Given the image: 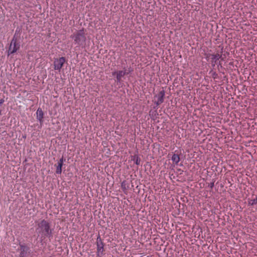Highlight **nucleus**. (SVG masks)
<instances>
[{
    "mask_svg": "<svg viewBox=\"0 0 257 257\" xmlns=\"http://www.w3.org/2000/svg\"><path fill=\"white\" fill-rule=\"evenodd\" d=\"M36 232L39 236L43 239L46 237L51 239L53 237L54 229L52 228L50 222L45 219H42L37 222Z\"/></svg>",
    "mask_w": 257,
    "mask_h": 257,
    "instance_id": "obj_1",
    "label": "nucleus"
},
{
    "mask_svg": "<svg viewBox=\"0 0 257 257\" xmlns=\"http://www.w3.org/2000/svg\"><path fill=\"white\" fill-rule=\"evenodd\" d=\"M70 38L74 40V42L79 46L84 47L86 44V37L84 30L77 31L71 35Z\"/></svg>",
    "mask_w": 257,
    "mask_h": 257,
    "instance_id": "obj_2",
    "label": "nucleus"
},
{
    "mask_svg": "<svg viewBox=\"0 0 257 257\" xmlns=\"http://www.w3.org/2000/svg\"><path fill=\"white\" fill-rule=\"evenodd\" d=\"M17 32V30L16 31L15 34L12 40L11 43L10 44L9 50H8V55L10 54H13L16 53L18 50H19L20 48V45L19 43H17V38L16 37V34Z\"/></svg>",
    "mask_w": 257,
    "mask_h": 257,
    "instance_id": "obj_3",
    "label": "nucleus"
},
{
    "mask_svg": "<svg viewBox=\"0 0 257 257\" xmlns=\"http://www.w3.org/2000/svg\"><path fill=\"white\" fill-rule=\"evenodd\" d=\"M18 249L20 250L19 257H29L31 254L30 248L24 243L20 244Z\"/></svg>",
    "mask_w": 257,
    "mask_h": 257,
    "instance_id": "obj_4",
    "label": "nucleus"
},
{
    "mask_svg": "<svg viewBox=\"0 0 257 257\" xmlns=\"http://www.w3.org/2000/svg\"><path fill=\"white\" fill-rule=\"evenodd\" d=\"M65 62L66 59L64 57L55 59L54 61V69L55 70L60 71Z\"/></svg>",
    "mask_w": 257,
    "mask_h": 257,
    "instance_id": "obj_5",
    "label": "nucleus"
},
{
    "mask_svg": "<svg viewBox=\"0 0 257 257\" xmlns=\"http://www.w3.org/2000/svg\"><path fill=\"white\" fill-rule=\"evenodd\" d=\"M112 75H116V80L117 84H120L122 82L121 78L125 75L128 74V72H126L125 70H119L118 71H114L112 73Z\"/></svg>",
    "mask_w": 257,
    "mask_h": 257,
    "instance_id": "obj_6",
    "label": "nucleus"
},
{
    "mask_svg": "<svg viewBox=\"0 0 257 257\" xmlns=\"http://www.w3.org/2000/svg\"><path fill=\"white\" fill-rule=\"evenodd\" d=\"M96 243L97 255H99V254H102L104 251V243L102 242L99 235L97 238Z\"/></svg>",
    "mask_w": 257,
    "mask_h": 257,
    "instance_id": "obj_7",
    "label": "nucleus"
},
{
    "mask_svg": "<svg viewBox=\"0 0 257 257\" xmlns=\"http://www.w3.org/2000/svg\"><path fill=\"white\" fill-rule=\"evenodd\" d=\"M165 94V91L162 90L155 96L157 98V101L155 102L157 107L164 102Z\"/></svg>",
    "mask_w": 257,
    "mask_h": 257,
    "instance_id": "obj_8",
    "label": "nucleus"
},
{
    "mask_svg": "<svg viewBox=\"0 0 257 257\" xmlns=\"http://www.w3.org/2000/svg\"><path fill=\"white\" fill-rule=\"evenodd\" d=\"M44 112L41 108H38L36 112V117L41 125L43 123L44 120Z\"/></svg>",
    "mask_w": 257,
    "mask_h": 257,
    "instance_id": "obj_9",
    "label": "nucleus"
},
{
    "mask_svg": "<svg viewBox=\"0 0 257 257\" xmlns=\"http://www.w3.org/2000/svg\"><path fill=\"white\" fill-rule=\"evenodd\" d=\"M65 159L62 157L58 162V165L57 166L56 173L58 174H61L62 173V167L63 165L64 161Z\"/></svg>",
    "mask_w": 257,
    "mask_h": 257,
    "instance_id": "obj_10",
    "label": "nucleus"
},
{
    "mask_svg": "<svg viewBox=\"0 0 257 257\" xmlns=\"http://www.w3.org/2000/svg\"><path fill=\"white\" fill-rule=\"evenodd\" d=\"M212 63L213 66H215V64L217 63V60H218L219 59H221L222 60H223V58H222V55H220L219 54H212Z\"/></svg>",
    "mask_w": 257,
    "mask_h": 257,
    "instance_id": "obj_11",
    "label": "nucleus"
},
{
    "mask_svg": "<svg viewBox=\"0 0 257 257\" xmlns=\"http://www.w3.org/2000/svg\"><path fill=\"white\" fill-rule=\"evenodd\" d=\"M171 160L175 165H178L180 161L179 155L177 154H174L171 158Z\"/></svg>",
    "mask_w": 257,
    "mask_h": 257,
    "instance_id": "obj_12",
    "label": "nucleus"
},
{
    "mask_svg": "<svg viewBox=\"0 0 257 257\" xmlns=\"http://www.w3.org/2000/svg\"><path fill=\"white\" fill-rule=\"evenodd\" d=\"M132 160L135 161L136 165H139L140 164L141 159L137 155L134 156Z\"/></svg>",
    "mask_w": 257,
    "mask_h": 257,
    "instance_id": "obj_13",
    "label": "nucleus"
},
{
    "mask_svg": "<svg viewBox=\"0 0 257 257\" xmlns=\"http://www.w3.org/2000/svg\"><path fill=\"white\" fill-rule=\"evenodd\" d=\"M256 204H257V196H256L255 198L248 201V204L249 205L252 206V205H254Z\"/></svg>",
    "mask_w": 257,
    "mask_h": 257,
    "instance_id": "obj_14",
    "label": "nucleus"
},
{
    "mask_svg": "<svg viewBox=\"0 0 257 257\" xmlns=\"http://www.w3.org/2000/svg\"><path fill=\"white\" fill-rule=\"evenodd\" d=\"M209 186L210 188H212L214 187V182L210 183Z\"/></svg>",
    "mask_w": 257,
    "mask_h": 257,
    "instance_id": "obj_15",
    "label": "nucleus"
},
{
    "mask_svg": "<svg viewBox=\"0 0 257 257\" xmlns=\"http://www.w3.org/2000/svg\"><path fill=\"white\" fill-rule=\"evenodd\" d=\"M217 76V73H216L215 72L213 73V77L214 78H216Z\"/></svg>",
    "mask_w": 257,
    "mask_h": 257,
    "instance_id": "obj_16",
    "label": "nucleus"
},
{
    "mask_svg": "<svg viewBox=\"0 0 257 257\" xmlns=\"http://www.w3.org/2000/svg\"><path fill=\"white\" fill-rule=\"evenodd\" d=\"M5 100L4 99H1L0 100V105L2 104L4 102Z\"/></svg>",
    "mask_w": 257,
    "mask_h": 257,
    "instance_id": "obj_17",
    "label": "nucleus"
},
{
    "mask_svg": "<svg viewBox=\"0 0 257 257\" xmlns=\"http://www.w3.org/2000/svg\"><path fill=\"white\" fill-rule=\"evenodd\" d=\"M132 71H133V70H132V69L129 68V69H128V71H126V72H128V74H129V73H130V72H131Z\"/></svg>",
    "mask_w": 257,
    "mask_h": 257,
    "instance_id": "obj_18",
    "label": "nucleus"
}]
</instances>
